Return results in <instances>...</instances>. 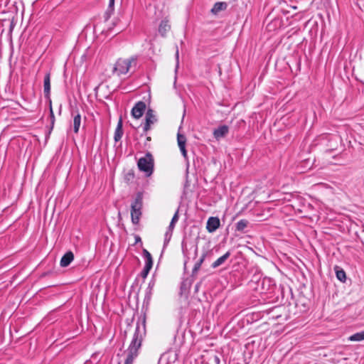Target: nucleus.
<instances>
[{"mask_svg": "<svg viewBox=\"0 0 364 364\" xmlns=\"http://www.w3.org/2000/svg\"><path fill=\"white\" fill-rule=\"evenodd\" d=\"M145 335V321L141 324L137 323L131 343L127 349V356L124 364H132L134 360L139 355V350L141 346Z\"/></svg>", "mask_w": 364, "mask_h": 364, "instance_id": "1", "label": "nucleus"}, {"mask_svg": "<svg viewBox=\"0 0 364 364\" xmlns=\"http://www.w3.org/2000/svg\"><path fill=\"white\" fill-rule=\"evenodd\" d=\"M137 64V57L132 56L130 58L122 59L119 58L115 63L113 71L118 76L127 74L132 68L136 69Z\"/></svg>", "mask_w": 364, "mask_h": 364, "instance_id": "2", "label": "nucleus"}, {"mask_svg": "<svg viewBox=\"0 0 364 364\" xmlns=\"http://www.w3.org/2000/svg\"><path fill=\"white\" fill-rule=\"evenodd\" d=\"M143 206V196L142 193L139 192L136 195L134 201L131 205V218L132 222L134 225H137L139 223L140 218L141 216V209Z\"/></svg>", "mask_w": 364, "mask_h": 364, "instance_id": "3", "label": "nucleus"}, {"mask_svg": "<svg viewBox=\"0 0 364 364\" xmlns=\"http://www.w3.org/2000/svg\"><path fill=\"white\" fill-rule=\"evenodd\" d=\"M137 166L141 171L145 173L146 176H150L154 171V161L152 154L147 152L144 157L139 159Z\"/></svg>", "mask_w": 364, "mask_h": 364, "instance_id": "4", "label": "nucleus"}, {"mask_svg": "<svg viewBox=\"0 0 364 364\" xmlns=\"http://www.w3.org/2000/svg\"><path fill=\"white\" fill-rule=\"evenodd\" d=\"M157 117L154 114V110L149 109L146 111L145 116V124L143 127L144 132H147L151 127V125L157 122Z\"/></svg>", "mask_w": 364, "mask_h": 364, "instance_id": "5", "label": "nucleus"}, {"mask_svg": "<svg viewBox=\"0 0 364 364\" xmlns=\"http://www.w3.org/2000/svg\"><path fill=\"white\" fill-rule=\"evenodd\" d=\"M146 109V104L142 101H139L135 104L132 109V115L136 119H139L142 117Z\"/></svg>", "mask_w": 364, "mask_h": 364, "instance_id": "6", "label": "nucleus"}, {"mask_svg": "<svg viewBox=\"0 0 364 364\" xmlns=\"http://www.w3.org/2000/svg\"><path fill=\"white\" fill-rule=\"evenodd\" d=\"M220 225V219L218 217H210L208 219L206 229L208 232H214Z\"/></svg>", "mask_w": 364, "mask_h": 364, "instance_id": "7", "label": "nucleus"}, {"mask_svg": "<svg viewBox=\"0 0 364 364\" xmlns=\"http://www.w3.org/2000/svg\"><path fill=\"white\" fill-rule=\"evenodd\" d=\"M43 92L45 97L48 100L49 104H51V99L50 97V73H46L44 77L43 81Z\"/></svg>", "mask_w": 364, "mask_h": 364, "instance_id": "8", "label": "nucleus"}, {"mask_svg": "<svg viewBox=\"0 0 364 364\" xmlns=\"http://www.w3.org/2000/svg\"><path fill=\"white\" fill-rule=\"evenodd\" d=\"M229 132V127L227 125L219 126L217 129L213 131L214 137L218 140L221 138L225 137Z\"/></svg>", "mask_w": 364, "mask_h": 364, "instance_id": "9", "label": "nucleus"}, {"mask_svg": "<svg viewBox=\"0 0 364 364\" xmlns=\"http://www.w3.org/2000/svg\"><path fill=\"white\" fill-rule=\"evenodd\" d=\"M171 25L169 21L166 18L162 20L159 26V33L162 37H166V33L170 31Z\"/></svg>", "mask_w": 364, "mask_h": 364, "instance_id": "10", "label": "nucleus"}, {"mask_svg": "<svg viewBox=\"0 0 364 364\" xmlns=\"http://www.w3.org/2000/svg\"><path fill=\"white\" fill-rule=\"evenodd\" d=\"M74 259V255L71 251L67 252L61 258L60 264L63 267H68Z\"/></svg>", "mask_w": 364, "mask_h": 364, "instance_id": "11", "label": "nucleus"}, {"mask_svg": "<svg viewBox=\"0 0 364 364\" xmlns=\"http://www.w3.org/2000/svg\"><path fill=\"white\" fill-rule=\"evenodd\" d=\"M228 8V4L223 1L216 2L211 9V13L217 15L220 11H225Z\"/></svg>", "mask_w": 364, "mask_h": 364, "instance_id": "12", "label": "nucleus"}, {"mask_svg": "<svg viewBox=\"0 0 364 364\" xmlns=\"http://www.w3.org/2000/svg\"><path fill=\"white\" fill-rule=\"evenodd\" d=\"M122 135H123L122 119V118H120L117 123V127H116V129L114 132V141L116 142L119 141L122 139Z\"/></svg>", "mask_w": 364, "mask_h": 364, "instance_id": "13", "label": "nucleus"}, {"mask_svg": "<svg viewBox=\"0 0 364 364\" xmlns=\"http://www.w3.org/2000/svg\"><path fill=\"white\" fill-rule=\"evenodd\" d=\"M231 253L230 251H228L225 254H224L223 256L220 257L218 259H217L212 264L211 267L214 269L220 267L223 264L225 263V262L230 257Z\"/></svg>", "mask_w": 364, "mask_h": 364, "instance_id": "14", "label": "nucleus"}, {"mask_svg": "<svg viewBox=\"0 0 364 364\" xmlns=\"http://www.w3.org/2000/svg\"><path fill=\"white\" fill-rule=\"evenodd\" d=\"M250 223L246 219H242L235 224V231L245 233V228L248 227Z\"/></svg>", "mask_w": 364, "mask_h": 364, "instance_id": "15", "label": "nucleus"}, {"mask_svg": "<svg viewBox=\"0 0 364 364\" xmlns=\"http://www.w3.org/2000/svg\"><path fill=\"white\" fill-rule=\"evenodd\" d=\"M81 124V116L79 112L73 117V131L75 133H77L79 132V129Z\"/></svg>", "mask_w": 364, "mask_h": 364, "instance_id": "16", "label": "nucleus"}, {"mask_svg": "<svg viewBox=\"0 0 364 364\" xmlns=\"http://www.w3.org/2000/svg\"><path fill=\"white\" fill-rule=\"evenodd\" d=\"M114 0H109V5L107 11L105 13V19L107 21L112 16L114 11Z\"/></svg>", "mask_w": 364, "mask_h": 364, "instance_id": "17", "label": "nucleus"}, {"mask_svg": "<svg viewBox=\"0 0 364 364\" xmlns=\"http://www.w3.org/2000/svg\"><path fill=\"white\" fill-rule=\"evenodd\" d=\"M335 271L337 279L339 281L344 282L346 279V274L345 271L337 266L335 267Z\"/></svg>", "mask_w": 364, "mask_h": 364, "instance_id": "18", "label": "nucleus"}, {"mask_svg": "<svg viewBox=\"0 0 364 364\" xmlns=\"http://www.w3.org/2000/svg\"><path fill=\"white\" fill-rule=\"evenodd\" d=\"M348 340L350 341H355V342L363 341L364 340V331H360V332H358V333H355L351 335L348 338Z\"/></svg>", "mask_w": 364, "mask_h": 364, "instance_id": "19", "label": "nucleus"}, {"mask_svg": "<svg viewBox=\"0 0 364 364\" xmlns=\"http://www.w3.org/2000/svg\"><path fill=\"white\" fill-rule=\"evenodd\" d=\"M177 141L179 148L185 147L186 143V137L185 136V135L178 133Z\"/></svg>", "mask_w": 364, "mask_h": 364, "instance_id": "20", "label": "nucleus"}, {"mask_svg": "<svg viewBox=\"0 0 364 364\" xmlns=\"http://www.w3.org/2000/svg\"><path fill=\"white\" fill-rule=\"evenodd\" d=\"M154 285H155V281L153 279L151 280L149 283L148 287L146 291V296H145L146 299H150L151 291H152Z\"/></svg>", "mask_w": 364, "mask_h": 364, "instance_id": "21", "label": "nucleus"}, {"mask_svg": "<svg viewBox=\"0 0 364 364\" xmlns=\"http://www.w3.org/2000/svg\"><path fill=\"white\" fill-rule=\"evenodd\" d=\"M171 236H172V232H170L168 231H166V233H165V235H164V247H165L168 243L169 242L171 238Z\"/></svg>", "mask_w": 364, "mask_h": 364, "instance_id": "22", "label": "nucleus"}, {"mask_svg": "<svg viewBox=\"0 0 364 364\" xmlns=\"http://www.w3.org/2000/svg\"><path fill=\"white\" fill-rule=\"evenodd\" d=\"M200 266L198 265L197 263H196L194 264V267H193V270H192V274H191L192 277H194L197 274V273H198V270L200 269Z\"/></svg>", "mask_w": 364, "mask_h": 364, "instance_id": "23", "label": "nucleus"}, {"mask_svg": "<svg viewBox=\"0 0 364 364\" xmlns=\"http://www.w3.org/2000/svg\"><path fill=\"white\" fill-rule=\"evenodd\" d=\"M49 108H50V117L51 119V124L53 126L54 122H55V116L52 108V103L49 104Z\"/></svg>", "mask_w": 364, "mask_h": 364, "instance_id": "24", "label": "nucleus"}, {"mask_svg": "<svg viewBox=\"0 0 364 364\" xmlns=\"http://www.w3.org/2000/svg\"><path fill=\"white\" fill-rule=\"evenodd\" d=\"M151 270L150 268L144 266L142 272H141V275L143 278H146L147 277V275L149 274V271Z\"/></svg>", "mask_w": 364, "mask_h": 364, "instance_id": "25", "label": "nucleus"}, {"mask_svg": "<svg viewBox=\"0 0 364 364\" xmlns=\"http://www.w3.org/2000/svg\"><path fill=\"white\" fill-rule=\"evenodd\" d=\"M145 266L151 269L153 266V259L152 257H149L147 259H146V264Z\"/></svg>", "mask_w": 364, "mask_h": 364, "instance_id": "26", "label": "nucleus"}, {"mask_svg": "<svg viewBox=\"0 0 364 364\" xmlns=\"http://www.w3.org/2000/svg\"><path fill=\"white\" fill-rule=\"evenodd\" d=\"M178 218H179V216H178V210H176V212L175 213V214L173 215L172 219H171V223L172 224L173 223H176L178 220Z\"/></svg>", "mask_w": 364, "mask_h": 364, "instance_id": "27", "label": "nucleus"}, {"mask_svg": "<svg viewBox=\"0 0 364 364\" xmlns=\"http://www.w3.org/2000/svg\"><path fill=\"white\" fill-rule=\"evenodd\" d=\"M206 255H207V253H206V252L203 253V254L201 255L200 258L198 259V261L196 262V263H197L198 265H200V267H201L202 264L203 263V262H204V260H205V259Z\"/></svg>", "mask_w": 364, "mask_h": 364, "instance_id": "28", "label": "nucleus"}, {"mask_svg": "<svg viewBox=\"0 0 364 364\" xmlns=\"http://www.w3.org/2000/svg\"><path fill=\"white\" fill-rule=\"evenodd\" d=\"M206 255H207V253H206V252L203 253V254L201 255L200 258L198 259V261L196 262V263H197L198 265H200V267H201L202 264L203 263V262H204V260H205V259Z\"/></svg>", "mask_w": 364, "mask_h": 364, "instance_id": "29", "label": "nucleus"}, {"mask_svg": "<svg viewBox=\"0 0 364 364\" xmlns=\"http://www.w3.org/2000/svg\"><path fill=\"white\" fill-rule=\"evenodd\" d=\"M181 151V154L183 155V156L186 159L187 158V151L186 149V146L185 147H183V148H179Z\"/></svg>", "mask_w": 364, "mask_h": 364, "instance_id": "30", "label": "nucleus"}, {"mask_svg": "<svg viewBox=\"0 0 364 364\" xmlns=\"http://www.w3.org/2000/svg\"><path fill=\"white\" fill-rule=\"evenodd\" d=\"M175 225H176L175 223L172 224V223L171 222L169 225H168V227L167 231H168L170 232H172L173 229H174V228H175Z\"/></svg>", "mask_w": 364, "mask_h": 364, "instance_id": "31", "label": "nucleus"}, {"mask_svg": "<svg viewBox=\"0 0 364 364\" xmlns=\"http://www.w3.org/2000/svg\"><path fill=\"white\" fill-rule=\"evenodd\" d=\"M143 255H144L145 259H147L149 257H151V255L146 249L143 250Z\"/></svg>", "mask_w": 364, "mask_h": 364, "instance_id": "32", "label": "nucleus"}, {"mask_svg": "<svg viewBox=\"0 0 364 364\" xmlns=\"http://www.w3.org/2000/svg\"><path fill=\"white\" fill-rule=\"evenodd\" d=\"M178 58H179V54H178V50L177 49L176 50V71L177 70L178 68Z\"/></svg>", "mask_w": 364, "mask_h": 364, "instance_id": "33", "label": "nucleus"}, {"mask_svg": "<svg viewBox=\"0 0 364 364\" xmlns=\"http://www.w3.org/2000/svg\"><path fill=\"white\" fill-rule=\"evenodd\" d=\"M134 239H135V244H136L138 242H141V239L139 235H135Z\"/></svg>", "mask_w": 364, "mask_h": 364, "instance_id": "34", "label": "nucleus"}, {"mask_svg": "<svg viewBox=\"0 0 364 364\" xmlns=\"http://www.w3.org/2000/svg\"><path fill=\"white\" fill-rule=\"evenodd\" d=\"M201 285V282L197 283L195 287V291L197 292L198 291L199 287Z\"/></svg>", "mask_w": 364, "mask_h": 364, "instance_id": "35", "label": "nucleus"}, {"mask_svg": "<svg viewBox=\"0 0 364 364\" xmlns=\"http://www.w3.org/2000/svg\"><path fill=\"white\" fill-rule=\"evenodd\" d=\"M184 245H185V242L184 241L182 242V249H183V251L184 252Z\"/></svg>", "mask_w": 364, "mask_h": 364, "instance_id": "36", "label": "nucleus"}, {"mask_svg": "<svg viewBox=\"0 0 364 364\" xmlns=\"http://www.w3.org/2000/svg\"><path fill=\"white\" fill-rule=\"evenodd\" d=\"M128 176H131V177H132V178L134 177V174H133V173H128Z\"/></svg>", "mask_w": 364, "mask_h": 364, "instance_id": "37", "label": "nucleus"}, {"mask_svg": "<svg viewBox=\"0 0 364 364\" xmlns=\"http://www.w3.org/2000/svg\"><path fill=\"white\" fill-rule=\"evenodd\" d=\"M146 140H147V141H151V137H150V136H147V137H146Z\"/></svg>", "mask_w": 364, "mask_h": 364, "instance_id": "38", "label": "nucleus"}, {"mask_svg": "<svg viewBox=\"0 0 364 364\" xmlns=\"http://www.w3.org/2000/svg\"><path fill=\"white\" fill-rule=\"evenodd\" d=\"M127 176H128V180H130V176L127 175Z\"/></svg>", "mask_w": 364, "mask_h": 364, "instance_id": "39", "label": "nucleus"}, {"mask_svg": "<svg viewBox=\"0 0 364 364\" xmlns=\"http://www.w3.org/2000/svg\"><path fill=\"white\" fill-rule=\"evenodd\" d=\"M127 176H128V180H130V176L127 175Z\"/></svg>", "mask_w": 364, "mask_h": 364, "instance_id": "40", "label": "nucleus"}]
</instances>
